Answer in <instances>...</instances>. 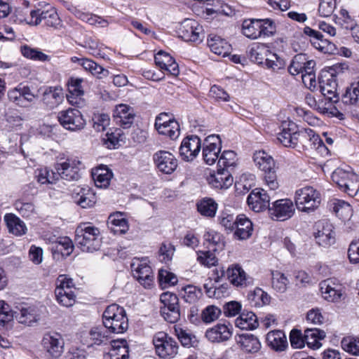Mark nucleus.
Segmentation results:
<instances>
[{"instance_id": "1", "label": "nucleus", "mask_w": 359, "mask_h": 359, "mask_svg": "<svg viewBox=\"0 0 359 359\" xmlns=\"http://www.w3.org/2000/svg\"><path fill=\"white\" fill-rule=\"evenodd\" d=\"M75 242L83 252L96 251L101 246L100 231L89 224H81L76 229Z\"/></svg>"}, {"instance_id": "2", "label": "nucleus", "mask_w": 359, "mask_h": 359, "mask_svg": "<svg viewBox=\"0 0 359 359\" xmlns=\"http://www.w3.org/2000/svg\"><path fill=\"white\" fill-rule=\"evenodd\" d=\"M104 327L111 333L121 334L128 328V319L125 309L116 304L108 306L102 315Z\"/></svg>"}, {"instance_id": "3", "label": "nucleus", "mask_w": 359, "mask_h": 359, "mask_svg": "<svg viewBox=\"0 0 359 359\" xmlns=\"http://www.w3.org/2000/svg\"><path fill=\"white\" fill-rule=\"evenodd\" d=\"M20 21H26L27 24L34 26L43 22L46 27L53 28H57L61 23V20L56 10L50 5H47V8L44 10L40 8L32 10L30 12L29 20L20 18Z\"/></svg>"}, {"instance_id": "4", "label": "nucleus", "mask_w": 359, "mask_h": 359, "mask_svg": "<svg viewBox=\"0 0 359 359\" xmlns=\"http://www.w3.org/2000/svg\"><path fill=\"white\" fill-rule=\"evenodd\" d=\"M295 203L302 212L313 211L320 203V193L312 187H303L296 191Z\"/></svg>"}, {"instance_id": "5", "label": "nucleus", "mask_w": 359, "mask_h": 359, "mask_svg": "<svg viewBox=\"0 0 359 359\" xmlns=\"http://www.w3.org/2000/svg\"><path fill=\"white\" fill-rule=\"evenodd\" d=\"M332 180L341 191L351 196L356 195L359 190V177L353 172L337 168L333 172Z\"/></svg>"}, {"instance_id": "6", "label": "nucleus", "mask_w": 359, "mask_h": 359, "mask_svg": "<svg viewBox=\"0 0 359 359\" xmlns=\"http://www.w3.org/2000/svg\"><path fill=\"white\" fill-rule=\"evenodd\" d=\"M81 162L77 158H60L55 164L57 175L67 181H77L81 177Z\"/></svg>"}, {"instance_id": "7", "label": "nucleus", "mask_w": 359, "mask_h": 359, "mask_svg": "<svg viewBox=\"0 0 359 359\" xmlns=\"http://www.w3.org/2000/svg\"><path fill=\"white\" fill-rule=\"evenodd\" d=\"M160 300L163 304L161 308V313L168 323H175L180 318L179 299L175 294L167 292L163 293Z\"/></svg>"}, {"instance_id": "8", "label": "nucleus", "mask_w": 359, "mask_h": 359, "mask_svg": "<svg viewBox=\"0 0 359 359\" xmlns=\"http://www.w3.org/2000/svg\"><path fill=\"white\" fill-rule=\"evenodd\" d=\"M57 119L65 129L71 131L80 130L86 126V121L81 112L76 108H69L60 111Z\"/></svg>"}, {"instance_id": "9", "label": "nucleus", "mask_w": 359, "mask_h": 359, "mask_svg": "<svg viewBox=\"0 0 359 359\" xmlns=\"http://www.w3.org/2000/svg\"><path fill=\"white\" fill-rule=\"evenodd\" d=\"M318 83L321 93L327 100L333 103L339 101L336 75L327 72H324L318 77Z\"/></svg>"}, {"instance_id": "10", "label": "nucleus", "mask_w": 359, "mask_h": 359, "mask_svg": "<svg viewBox=\"0 0 359 359\" xmlns=\"http://www.w3.org/2000/svg\"><path fill=\"white\" fill-rule=\"evenodd\" d=\"M156 353L162 358H173L177 353V342L163 332H158L153 339Z\"/></svg>"}, {"instance_id": "11", "label": "nucleus", "mask_w": 359, "mask_h": 359, "mask_svg": "<svg viewBox=\"0 0 359 359\" xmlns=\"http://www.w3.org/2000/svg\"><path fill=\"white\" fill-rule=\"evenodd\" d=\"M41 344L46 356L49 358H58L64 351V339L57 332L45 334Z\"/></svg>"}, {"instance_id": "12", "label": "nucleus", "mask_w": 359, "mask_h": 359, "mask_svg": "<svg viewBox=\"0 0 359 359\" xmlns=\"http://www.w3.org/2000/svg\"><path fill=\"white\" fill-rule=\"evenodd\" d=\"M281 131L277 134L278 142L286 147H297L299 139H302L305 134L298 131L293 122L283 123Z\"/></svg>"}, {"instance_id": "13", "label": "nucleus", "mask_w": 359, "mask_h": 359, "mask_svg": "<svg viewBox=\"0 0 359 359\" xmlns=\"http://www.w3.org/2000/svg\"><path fill=\"white\" fill-rule=\"evenodd\" d=\"M153 161L158 171L166 175L172 174L178 165L177 160L174 155L165 150L154 153Z\"/></svg>"}, {"instance_id": "14", "label": "nucleus", "mask_w": 359, "mask_h": 359, "mask_svg": "<svg viewBox=\"0 0 359 359\" xmlns=\"http://www.w3.org/2000/svg\"><path fill=\"white\" fill-rule=\"evenodd\" d=\"M221 151V140L219 135H212L207 137L203 142L202 155L204 161L212 165L219 158Z\"/></svg>"}, {"instance_id": "15", "label": "nucleus", "mask_w": 359, "mask_h": 359, "mask_svg": "<svg viewBox=\"0 0 359 359\" xmlns=\"http://www.w3.org/2000/svg\"><path fill=\"white\" fill-rule=\"evenodd\" d=\"M294 206L290 199H280L272 203L269 212L273 219L285 221L290 218L294 213Z\"/></svg>"}, {"instance_id": "16", "label": "nucleus", "mask_w": 359, "mask_h": 359, "mask_svg": "<svg viewBox=\"0 0 359 359\" xmlns=\"http://www.w3.org/2000/svg\"><path fill=\"white\" fill-rule=\"evenodd\" d=\"M201 149V142L198 136H187L182 142L180 154L183 160L191 161L198 155Z\"/></svg>"}, {"instance_id": "17", "label": "nucleus", "mask_w": 359, "mask_h": 359, "mask_svg": "<svg viewBox=\"0 0 359 359\" xmlns=\"http://www.w3.org/2000/svg\"><path fill=\"white\" fill-rule=\"evenodd\" d=\"M233 326L230 323H217L208 329L205 337L212 343H221L228 341L232 336Z\"/></svg>"}, {"instance_id": "18", "label": "nucleus", "mask_w": 359, "mask_h": 359, "mask_svg": "<svg viewBox=\"0 0 359 359\" xmlns=\"http://www.w3.org/2000/svg\"><path fill=\"white\" fill-rule=\"evenodd\" d=\"M317 231L315 233L316 243L323 247H328L335 241L333 226L326 220L320 221L316 224Z\"/></svg>"}, {"instance_id": "19", "label": "nucleus", "mask_w": 359, "mask_h": 359, "mask_svg": "<svg viewBox=\"0 0 359 359\" xmlns=\"http://www.w3.org/2000/svg\"><path fill=\"white\" fill-rule=\"evenodd\" d=\"M270 197L264 189H255L249 194L247 203L255 212H259L270 208Z\"/></svg>"}, {"instance_id": "20", "label": "nucleus", "mask_w": 359, "mask_h": 359, "mask_svg": "<svg viewBox=\"0 0 359 359\" xmlns=\"http://www.w3.org/2000/svg\"><path fill=\"white\" fill-rule=\"evenodd\" d=\"M201 27L196 21L191 19H185L178 28L179 36L185 41L195 42L199 39Z\"/></svg>"}, {"instance_id": "21", "label": "nucleus", "mask_w": 359, "mask_h": 359, "mask_svg": "<svg viewBox=\"0 0 359 359\" xmlns=\"http://www.w3.org/2000/svg\"><path fill=\"white\" fill-rule=\"evenodd\" d=\"M135 116L133 108L124 104L116 106L114 111V121L123 128H130L133 123Z\"/></svg>"}, {"instance_id": "22", "label": "nucleus", "mask_w": 359, "mask_h": 359, "mask_svg": "<svg viewBox=\"0 0 359 359\" xmlns=\"http://www.w3.org/2000/svg\"><path fill=\"white\" fill-rule=\"evenodd\" d=\"M131 268L134 277L141 285L145 288H149L152 285L154 273L151 268L148 264L146 263H140L135 266V264L133 263Z\"/></svg>"}, {"instance_id": "23", "label": "nucleus", "mask_w": 359, "mask_h": 359, "mask_svg": "<svg viewBox=\"0 0 359 359\" xmlns=\"http://www.w3.org/2000/svg\"><path fill=\"white\" fill-rule=\"evenodd\" d=\"M72 198L74 203L82 208H91L96 203V196L89 188H81L79 191L78 189L74 190Z\"/></svg>"}, {"instance_id": "24", "label": "nucleus", "mask_w": 359, "mask_h": 359, "mask_svg": "<svg viewBox=\"0 0 359 359\" xmlns=\"http://www.w3.org/2000/svg\"><path fill=\"white\" fill-rule=\"evenodd\" d=\"M226 276L229 282L235 286H246L250 283L245 272L238 264L229 266L226 271Z\"/></svg>"}, {"instance_id": "25", "label": "nucleus", "mask_w": 359, "mask_h": 359, "mask_svg": "<svg viewBox=\"0 0 359 359\" xmlns=\"http://www.w3.org/2000/svg\"><path fill=\"white\" fill-rule=\"evenodd\" d=\"M92 177L96 187L107 188L113 177V173L106 165H101L92 170Z\"/></svg>"}, {"instance_id": "26", "label": "nucleus", "mask_w": 359, "mask_h": 359, "mask_svg": "<svg viewBox=\"0 0 359 359\" xmlns=\"http://www.w3.org/2000/svg\"><path fill=\"white\" fill-rule=\"evenodd\" d=\"M208 45L212 53L222 57L227 55L231 50V45L225 39L217 35H209Z\"/></svg>"}, {"instance_id": "27", "label": "nucleus", "mask_w": 359, "mask_h": 359, "mask_svg": "<svg viewBox=\"0 0 359 359\" xmlns=\"http://www.w3.org/2000/svg\"><path fill=\"white\" fill-rule=\"evenodd\" d=\"M233 182V177L225 168L218 169L217 172L211 175L210 184L217 189H227Z\"/></svg>"}, {"instance_id": "28", "label": "nucleus", "mask_w": 359, "mask_h": 359, "mask_svg": "<svg viewBox=\"0 0 359 359\" xmlns=\"http://www.w3.org/2000/svg\"><path fill=\"white\" fill-rule=\"evenodd\" d=\"M269 346L276 351H282L287 347V341L285 333L281 330H273L266 335Z\"/></svg>"}, {"instance_id": "29", "label": "nucleus", "mask_w": 359, "mask_h": 359, "mask_svg": "<svg viewBox=\"0 0 359 359\" xmlns=\"http://www.w3.org/2000/svg\"><path fill=\"white\" fill-rule=\"evenodd\" d=\"M107 224L114 234H123L128 230V222L120 212L110 215Z\"/></svg>"}, {"instance_id": "30", "label": "nucleus", "mask_w": 359, "mask_h": 359, "mask_svg": "<svg viewBox=\"0 0 359 359\" xmlns=\"http://www.w3.org/2000/svg\"><path fill=\"white\" fill-rule=\"evenodd\" d=\"M236 228L234 234L241 240L250 238L253 230L252 222L244 215L237 216Z\"/></svg>"}, {"instance_id": "31", "label": "nucleus", "mask_w": 359, "mask_h": 359, "mask_svg": "<svg viewBox=\"0 0 359 359\" xmlns=\"http://www.w3.org/2000/svg\"><path fill=\"white\" fill-rule=\"evenodd\" d=\"M332 281L326 280L320 283V291L323 297L330 302H338L341 299L343 294L339 286V288L334 287Z\"/></svg>"}, {"instance_id": "32", "label": "nucleus", "mask_w": 359, "mask_h": 359, "mask_svg": "<svg viewBox=\"0 0 359 359\" xmlns=\"http://www.w3.org/2000/svg\"><path fill=\"white\" fill-rule=\"evenodd\" d=\"M4 220L10 233L15 236H22L26 233L25 224L14 214H6Z\"/></svg>"}, {"instance_id": "33", "label": "nucleus", "mask_w": 359, "mask_h": 359, "mask_svg": "<svg viewBox=\"0 0 359 359\" xmlns=\"http://www.w3.org/2000/svg\"><path fill=\"white\" fill-rule=\"evenodd\" d=\"M237 343L240 344L242 349L248 353H256L261 348L259 340L253 334H243L239 335Z\"/></svg>"}, {"instance_id": "34", "label": "nucleus", "mask_w": 359, "mask_h": 359, "mask_svg": "<svg viewBox=\"0 0 359 359\" xmlns=\"http://www.w3.org/2000/svg\"><path fill=\"white\" fill-rule=\"evenodd\" d=\"M235 324L241 330H254L259 325L257 317L252 311L243 312L236 319Z\"/></svg>"}, {"instance_id": "35", "label": "nucleus", "mask_w": 359, "mask_h": 359, "mask_svg": "<svg viewBox=\"0 0 359 359\" xmlns=\"http://www.w3.org/2000/svg\"><path fill=\"white\" fill-rule=\"evenodd\" d=\"M259 19H245L242 23V33L250 39L261 37Z\"/></svg>"}, {"instance_id": "36", "label": "nucleus", "mask_w": 359, "mask_h": 359, "mask_svg": "<svg viewBox=\"0 0 359 359\" xmlns=\"http://www.w3.org/2000/svg\"><path fill=\"white\" fill-rule=\"evenodd\" d=\"M253 158L256 165L264 172L276 168L273 158L264 151H256Z\"/></svg>"}, {"instance_id": "37", "label": "nucleus", "mask_w": 359, "mask_h": 359, "mask_svg": "<svg viewBox=\"0 0 359 359\" xmlns=\"http://www.w3.org/2000/svg\"><path fill=\"white\" fill-rule=\"evenodd\" d=\"M198 212L206 217H214L217 210V203L213 198H203L196 204Z\"/></svg>"}, {"instance_id": "38", "label": "nucleus", "mask_w": 359, "mask_h": 359, "mask_svg": "<svg viewBox=\"0 0 359 359\" xmlns=\"http://www.w3.org/2000/svg\"><path fill=\"white\" fill-rule=\"evenodd\" d=\"M304 33L306 35L313 38V40H315L314 41H312V43L314 44L316 48H317L321 50H323L324 49H325V43H327L328 44L327 50H330V51H333L335 49L334 44H333L332 43H329L328 41L326 39H323V35L320 32H319L315 29H313L309 27H306L304 29Z\"/></svg>"}, {"instance_id": "39", "label": "nucleus", "mask_w": 359, "mask_h": 359, "mask_svg": "<svg viewBox=\"0 0 359 359\" xmlns=\"http://www.w3.org/2000/svg\"><path fill=\"white\" fill-rule=\"evenodd\" d=\"M325 337V332L317 328H307L304 332L305 341L309 347L313 349L318 348L321 344L320 339Z\"/></svg>"}, {"instance_id": "40", "label": "nucleus", "mask_w": 359, "mask_h": 359, "mask_svg": "<svg viewBox=\"0 0 359 359\" xmlns=\"http://www.w3.org/2000/svg\"><path fill=\"white\" fill-rule=\"evenodd\" d=\"M269 49L264 44H255L249 50L248 56L250 60L258 65L265 64V60Z\"/></svg>"}, {"instance_id": "41", "label": "nucleus", "mask_w": 359, "mask_h": 359, "mask_svg": "<svg viewBox=\"0 0 359 359\" xmlns=\"http://www.w3.org/2000/svg\"><path fill=\"white\" fill-rule=\"evenodd\" d=\"M359 100V79L351 83L341 95V101L346 105H353Z\"/></svg>"}, {"instance_id": "42", "label": "nucleus", "mask_w": 359, "mask_h": 359, "mask_svg": "<svg viewBox=\"0 0 359 359\" xmlns=\"http://www.w3.org/2000/svg\"><path fill=\"white\" fill-rule=\"evenodd\" d=\"M102 327H93L88 333V346L106 344L109 341V337Z\"/></svg>"}, {"instance_id": "43", "label": "nucleus", "mask_w": 359, "mask_h": 359, "mask_svg": "<svg viewBox=\"0 0 359 359\" xmlns=\"http://www.w3.org/2000/svg\"><path fill=\"white\" fill-rule=\"evenodd\" d=\"M81 66L85 70L90 72L93 75L96 76L99 79L107 77L109 75L107 69H104L93 60L86 57L84 60H82Z\"/></svg>"}, {"instance_id": "44", "label": "nucleus", "mask_w": 359, "mask_h": 359, "mask_svg": "<svg viewBox=\"0 0 359 359\" xmlns=\"http://www.w3.org/2000/svg\"><path fill=\"white\" fill-rule=\"evenodd\" d=\"M248 300L252 306L261 307L270 302V297L261 288H256L248 296Z\"/></svg>"}, {"instance_id": "45", "label": "nucleus", "mask_w": 359, "mask_h": 359, "mask_svg": "<svg viewBox=\"0 0 359 359\" xmlns=\"http://www.w3.org/2000/svg\"><path fill=\"white\" fill-rule=\"evenodd\" d=\"M15 317L20 323L28 325H31L38 320V316L35 313L34 309L30 307H22L18 311H15Z\"/></svg>"}, {"instance_id": "46", "label": "nucleus", "mask_w": 359, "mask_h": 359, "mask_svg": "<svg viewBox=\"0 0 359 359\" xmlns=\"http://www.w3.org/2000/svg\"><path fill=\"white\" fill-rule=\"evenodd\" d=\"M206 242L209 243L208 248L212 250L220 251L224 248V241L223 236L216 231H209L204 235Z\"/></svg>"}, {"instance_id": "47", "label": "nucleus", "mask_w": 359, "mask_h": 359, "mask_svg": "<svg viewBox=\"0 0 359 359\" xmlns=\"http://www.w3.org/2000/svg\"><path fill=\"white\" fill-rule=\"evenodd\" d=\"M272 287L277 292L283 293L287 290L289 280L284 273L278 271H271Z\"/></svg>"}, {"instance_id": "48", "label": "nucleus", "mask_w": 359, "mask_h": 359, "mask_svg": "<svg viewBox=\"0 0 359 359\" xmlns=\"http://www.w3.org/2000/svg\"><path fill=\"white\" fill-rule=\"evenodd\" d=\"M336 215L341 219L346 221L350 219L353 215L352 208L349 203L344 201L337 200L333 208Z\"/></svg>"}, {"instance_id": "49", "label": "nucleus", "mask_w": 359, "mask_h": 359, "mask_svg": "<svg viewBox=\"0 0 359 359\" xmlns=\"http://www.w3.org/2000/svg\"><path fill=\"white\" fill-rule=\"evenodd\" d=\"M341 348L346 352L353 355L359 354V337L347 336L341 341Z\"/></svg>"}, {"instance_id": "50", "label": "nucleus", "mask_w": 359, "mask_h": 359, "mask_svg": "<svg viewBox=\"0 0 359 359\" xmlns=\"http://www.w3.org/2000/svg\"><path fill=\"white\" fill-rule=\"evenodd\" d=\"M265 65L269 69H271L273 71H278L285 67V62L277 54L273 53L269 50L265 60Z\"/></svg>"}, {"instance_id": "51", "label": "nucleus", "mask_w": 359, "mask_h": 359, "mask_svg": "<svg viewBox=\"0 0 359 359\" xmlns=\"http://www.w3.org/2000/svg\"><path fill=\"white\" fill-rule=\"evenodd\" d=\"M316 66V62L313 60H309L306 57L305 65L302 69V78L303 82L305 83L308 79L310 81L311 85L313 83H316V75L314 73V67Z\"/></svg>"}, {"instance_id": "52", "label": "nucleus", "mask_w": 359, "mask_h": 359, "mask_svg": "<svg viewBox=\"0 0 359 359\" xmlns=\"http://www.w3.org/2000/svg\"><path fill=\"white\" fill-rule=\"evenodd\" d=\"M158 133L167 135L172 140H175L180 135V128L177 122H171L168 125L156 127Z\"/></svg>"}, {"instance_id": "53", "label": "nucleus", "mask_w": 359, "mask_h": 359, "mask_svg": "<svg viewBox=\"0 0 359 359\" xmlns=\"http://www.w3.org/2000/svg\"><path fill=\"white\" fill-rule=\"evenodd\" d=\"M15 208L24 217H29L34 214V205L31 202H25L23 199H18L14 203Z\"/></svg>"}, {"instance_id": "54", "label": "nucleus", "mask_w": 359, "mask_h": 359, "mask_svg": "<svg viewBox=\"0 0 359 359\" xmlns=\"http://www.w3.org/2000/svg\"><path fill=\"white\" fill-rule=\"evenodd\" d=\"M306 57V55L305 54H297L293 57L288 67V72L290 74L295 76L302 73Z\"/></svg>"}, {"instance_id": "55", "label": "nucleus", "mask_w": 359, "mask_h": 359, "mask_svg": "<svg viewBox=\"0 0 359 359\" xmlns=\"http://www.w3.org/2000/svg\"><path fill=\"white\" fill-rule=\"evenodd\" d=\"M92 121L93 128L97 132H101L105 130L109 126L110 118L107 114H95Z\"/></svg>"}, {"instance_id": "56", "label": "nucleus", "mask_w": 359, "mask_h": 359, "mask_svg": "<svg viewBox=\"0 0 359 359\" xmlns=\"http://www.w3.org/2000/svg\"><path fill=\"white\" fill-rule=\"evenodd\" d=\"M260 32L262 36H272L276 32V25L274 20L270 18L259 19Z\"/></svg>"}, {"instance_id": "57", "label": "nucleus", "mask_w": 359, "mask_h": 359, "mask_svg": "<svg viewBox=\"0 0 359 359\" xmlns=\"http://www.w3.org/2000/svg\"><path fill=\"white\" fill-rule=\"evenodd\" d=\"M21 53L23 56L32 60L46 61L48 60V58L47 55L37 49L32 48L27 45L21 46Z\"/></svg>"}, {"instance_id": "58", "label": "nucleus", "mask_w": 359, "mask_h": 359, "mask_svg": "<svg viewBox=\"0 0 359 359\" xmlns=\"http://www.w3.org/2000/svg\"><path fill=\"white\" fill-rule=\"evenodd\" d=\"M56 250L60 252L62 255L68 256L73 251V243L72 240L68 237L58 238L56 241Z\"/></svg>"}, {"instance_id": "59", "label": "nucleus", "mask_w": 359, "mask_h": 359, "mask_svg": "<svg viewBox=\"0 0 359 359\" xmlns=\"http://www.w3.org/2000/svg\"><path fill=\"white\" fill-rule=\"evenodd\" d=\"M183 290L184 291V298L189 303L196 302L203 294L201 288L191 285L185 286Z\"/></svg>"}, {"instance_id": "60", "label": "nucleus", "mask_w": 359, "mask_h": 359, "mask_svg": "<svg viewBox=\"0 0 359 359\" xmlns=\"http://www.w3.org/2000/svg\"><path fill=\"white\" fill-rule=\"evenodd\" d=\"M65 292H62L60 289L55 290V294L56 300L59 304L65 307H71L76 302L75 294H67L64 295Z\"/></svg>"}, {"instance_id": "61", "label": "nucleus", "mask_w": 359, "mask_h": 359, "mask_svg": "<svg viewBox=\"0 0 359 359\" xmlns=\"http://www.w3.org/2000/svg\"><path fill=\"white\" fill-rule=\"evenodd\" d=\"M221 313V310L213 305L207 306L201 313L203 322L208 323L217 320Z\"/></svg>"}, {"instance_id": "62", "label": "nucleus", "mask_w": 359, "mask_h": 359, "mask_svg": "<svg viewBox=\"0 0 359 359\" xmlns=\"http://www.w3.org/2000/svg\"><path fill=\"white\" fill-rule=\"evenodd\" d=\"M158 280L161 287L174 285L177 283V276L165 269H160L158 271Z\"/></svg>"}, {"instance_id": "63", "label": "nucleus", "mask_w": 359, "mask_h": 359, "mask_svg": "<svg viewBox=\"0 0 359 359\" xmlns=\"http://www.w3.org/2000/svg\"><path fill=\"white\" fill-rule=\"evenodd\" d=\"M236 161V154L231 150L223 151L219 158H218V165L228 168L234 166Z\"/></svg>"}, {"instance_id": "64", "label": "nucleus", "mask_w": 359, "mask_h": 359, "mask_svg": "<svg viewBox=\"0 0 359 359\" xmlns=\"http://www.w3.org/2000/svg\"><path fill=\"white\" fill-rule=\"evenodd\" d=\"M336 8L335 0H321L318 7V12L323 17H329Z\"/></svg>"}]
</instances>
